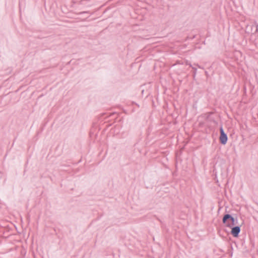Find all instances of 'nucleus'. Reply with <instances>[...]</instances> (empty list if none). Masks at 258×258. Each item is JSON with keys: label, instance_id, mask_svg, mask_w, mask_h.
<instances>
[{"label": "nucleus", "instance_id": "nucleus-5", "mask_svg": "<svg viewBox=\"0 0 258 258\" xmlns=\"http://www.w3.org/2000/svg\"><path fill=\"white\" fill-rule=\"evenodd\" d=\"M84 13H85V12H81V14H84Z\"/></svg>", "mask_w": 258, "mask_h": 258}, {"label": "nucleus", "instance_id": "nucleus-2", "mask_svg": "<svg viewBox=\"0 0 258 258\" xmlns=\"http://www.w3.org/2000/svg\"><path fill=\"white\" fill-rule=\"evenodd\" d=\"M245 31L247 33L256 34L258 32V24L256 22H254L251 24L248 25L246 27Z\"/></svg>", "mask_w": 258, "mask_h": 258}, {"label": "nucleus", "instance_id": "nucleus-3", "mask_svg": "<svg viewBox=\"0 0 258 258\" xmlns=\"http://www.w3.org/2000/svg\"><path fill=\"white\" fill-rule=\"evenodd\" d=\"M220 142L221 144L225 145L227 142L228 138L226 134L224 131L222 126L220 128Z\"/></svg>", "mask_w": 258, "mask_h": 258}, {"label": "nucleus", "instance_id": "nucleus-4", "mask_svg": "<svg viewBox=\"0 0 258 258\" xmlns=\"http://www.w3.org/2000/svg\"><path fill=\"white\" fill-rule=\"evenodd\" d=\"M231 228V234L235 237H238L240 231V226H234Z\"/></svg>", "mask_w": 258, "mask_h": 258}, {"label": "nucleus", "instance_id": "nucleus-1", "mask_svg": "<svg viewBox=\"0 0 258 258\" xmlns=\"http://www.w3.org/2000/svg\"><path fill=\"white\" fill-rule=\"evenodd\" d=\"M222 222L226 226L228 227H232L237 224V220L229 214L224 215Z\"/></svg>", "mask_w": 258, "mask_h": 258}]
</instances>
